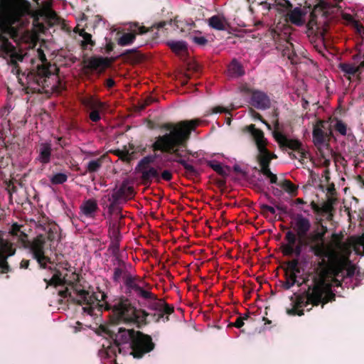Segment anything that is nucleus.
<instances>
[{"label":"nucleus","mask_w":364,"mask_h":364,"mask_svg":"<svg viewBox=\"0 0 364 364\" xmlns=\"http://www.w3.org/2000/svg\"><path fill=\"white\" fill-rule=\"evenodd\" d=\"M326 232L327 228L320 225L311 232L306 240L302 242L294 232L288 231L286 233L287 242L282 247L284 255L299 256L302 246L308 245L311 252L321 259L322 262H328L327 264L321 267L319 272L314 277L313 283L307 292L306 301H299L296 307L287 310L289 315L301 316L304 313L301 308L307 307L309 304H324L335 296L331 288L332 286L340 285L341 282L338 277L346 262L347 246L336 234L333 235L332 241L326 244L324 236Z\"/></svg>","instance_id":"obj_1"},{"label":"nucleus","mask_w":364,"mask_h":364,"mask_svg":"<svg viewBox=\"0 0 364 364\" xmlns=\"http://www.w3.org/2000/svg\"><path fill=\"white\" fill-rule=\"evenodd\" d=\"M28 6L23 0H0V55L10 63L21 62L24 55L7 38L16 43H26L33 47L38 40V33L44 26L33 20L32 27L28 25Z\"/></svg>","instance_id":"obj_2"},{"label":"nucleus","mask_w":364,"mask_h":364,"mask_svg":"<svg viewBox=\"0 0 364 364\" xmlns=\"http://www.w3.org/2000/svg\"><path fill=\"white\" fill-rule=\"evenodd\" d=\"M198 124V120H191L171 126L169 132L159 136L154 143L155 149L171 154L173 156L169 160L180 163L189 173L196 172L194 167L181 157L186 151V141L189 137L191 130Z\"/></svg>","instance_id":"obj_3"},{"label":"nucleus","mask_w":364,"mask_h":364,"mask_svg":"<svg viewBox=\"0 0 364 364\" xmlns=\"http://www.w3.org/2000/svg\"><path fill=\"white\" fill-rule=\"evenodd\" d=\"M154 344L149 336L141 334L139 331L126 330L119 328L115 335L114 344L109 348L107 352L108 357L111 353L116 355V349L119 353H129L134 358H140L144 353L151 351Z\"/></svg>","instance_id":"obj_4"},{"label":"nucleus","mask_w":364,"mask_h":364,"mask_svg":"<svg viewBox=\"0 0 364 364\" xmlns=\"http://www.w3.org/2000/svg\"><path fill=\"white\" fill-rule=\"evenodd\" d=\"M61 238L60 228L52 225L45 229V235L40 233L29 243L28 247L33 257L41 268L52 269V263L47 256V250H55Z\"/></svg>","instance_id":"obj_5"},{"label":"nucleus","mask_w":364,"mask_h":364,"mask_svg":"<svg viewBox=\"0 0 364 364\" xmlns=\"http://www.w3.org/2000/svg\"><path fill=\"white\" fill-rule=\"evenodd\" d=\"M247 129L255 139L258 151V159L262 173L269 178L271 183L276 184L284 191L290 194H294L296 188L291 183L285 179H281L277 181V176L270 171L269 168V163L271 159L274 157V155H272L267 150L266 139L264 137L263 132L261 130L256 129L253 124L248 126Z\"/></svg>","instance_id":"obj_6"},{"label":"nucleus","mask_w":364,"mask_h":364,"mask_svg":"<svg viewBox=\"0 0 364 364\" xmlns=\"http://www.w3.org/2000/svg\"><path fill=\"white\" fill-rule=\"evenodd\" d=\"M273 136L281 146L294 150V157L299 159L301 164H305L306 161L310 158L307 148L298 140L289 139L279 131H274Z\"/></svg>","instance_id":"obj_7"},{"label":"nucleus","mask_w":364,"mask_h":364,"mask_svg":"<svg viewBox=\"0 0 364 364\" xmlns=\"http://www.w3.org/2000/svg\"><path fill=\"white\" fill-rule=\"evenodd\" d=\"M113 313L116 318L125 322L138 321L141 312L132 306L128 299H120L113 306Z\"/></svg>","instance_id":"obj_8"},{"label":"nucleus","mask_w":364,"mask_h":364,"mask_svg":"<svg viewBox=\"0 0 364 364\" xmlns=\"http://www.w3.org/2000/svg\"><path fill=\"white\" fill-rule=\"evenodd\" d=\"M105 295L103 292H92L80 290L77 292V301L81 304H86L87 306L82 307L85 312L92 315L93 310L102 306L100 302L104 300Z\"/></svg>","instance_id":"obj_9"},{"label":"nucleus","mask_w":364,"mask_h":364,"mask_svg":"<svg viewBox=\"0 0 364 364\" xmlns=\"http://www.w3.org/2000/svg\"><path fill=\"white\" fill-rule=\"evenodd\" d=\"M323 124L324 123L322 121H318L314 126L313 139L315 145L318 146L321 155L324 159V161L327 162L329 161L330 157L331 156V150L325 143L324 133L323 131Z\"/></svg>","instance_id":"obj_10"},{"label":"nucleus","mask_w":364,"mask_h":364,"mask_svg":"<svg viewBox=\"0 0 364 364\" xmlns=\"http://www.w3.org/2000/svg\"><path fill=\"white\" fill-rule=\"evenodd\" d=\"M47 285H53L55 287H63L65 289H60L59 294L62 296H67L69 295L71 296L69 292L68 287L71 285V281L68 279V273L65 271L60 272L59 270H55L53 274L50 279H44Z\"/></svg>","instance_id":"obj_11"},{"label":"nucleus","mask_w":364,"mask_h":364,"mask_svg":"<svg viewBox=\"0 0 364 364\" xmlns=\"http://www.w3.org/2000/svg\"><path fill=\"white\" fill-rule=\"evenodd\" d=\"M152 161V157H145L141 159L138 165L139 171L141 173L144 180L149 181L156 179V181H159L160 176L159 174V170L160 168L151 166L150 162Z\"/></svg>","instance_id":"obj_12"},{"label":"nucleus","mask_w":364,"mask_h":364,"mask_svg":"<svg viewBox=\"0 0 364 364\" xmlns=\"http://www.w3.org/2000/svg\"><path fill=\"white\" fill-rule=\"evenodd\" d=\"M292 226L295 235L302 242L311 228L309 220L301 215H298L294 218Z\"/></svg>","instance_id":"obj_13"},{"label":"nucleus","mask_w":364,"mask_h":364,"mask_svg":"<svg viewBox=\"0 0 364 364\" xmlns=\"http://www.w3.org/2000/svg\"><path fill=\"white\" fill-rule=\"evenodd\" d=\"M147 32V30L144 26H139L136 23L130 25L129 31L124 33L118 39L117 43L121 46H127L131 45L136 38V35L144 34Z\"/></svg>","instance_id":"obj_14"},{"label":"nucleus","mask_w":364,"mask_h":364,"mask_svg":"<svg viewBox=\"0 0 364 364\" xmlns=\"http://www.w3.org/2000/svg\"><path fill=\"white\" fill-rule=\"evenodd\" d=\"M15 253V249L13 247L7 240H5L2 237V234L0 232V268L2 272H6L8 269V265L6 262V259Z\"/></svg>","instance_id":"obj_15"},{"label":"nucleus","mask_w":364,"mask_h":364,"mask_svg":"<svg viewBox=\"0 0 364 364\" xmlns=\"http://www.w3.org/2000/svg\"><path fill=\"white\" fill-rule=\"evenodd\" d=\"M80 209L81 217L93 218L98 210L97 200L92 198L85 200L81 204Z\"/></svg>","instance_id":"obj_16"},{"label":"nucleus","mask_w":364,"mask_h":364,"mask_svg":"<svg viewBox=\"0 0 364 364\" xmlns=\"http://www.w3.org/2000/svg\"><path fill=\"white\" fill-rule=\"evenodd\" d=\"M82 102L85 106L92 109V112L90 114V119L93 122L98 121L100 118L99 111L102 109L103 104L93 97H87L85 98Z\"/></svg>","instance_id":"obj_17"},{"label":"nucleus","mask_w":364,"mask_h":364,"mask_svg":"<svg viewBox=\"0 0 364 364\" xmlns=\"http://www.w3.org/2000/svg\"><path fill=\"white\" fill-rule=\"evenodd\" d=\"M306 10L305 9H301L300 7H295L292 9H290L288 11L287 16L289 20L293 24L296 26H302L305 23V17L306 15Z\"/></svg>","instance_id":"obj_18"},{"label":"nucleus","mask_w":364,"mask_h":364,"mask_svg":"<svg viewBox=\"0 0 364 364\" xmlns=\"http://www.w3.org/2000/svg\"><path fill=\"white\" fill-rule=\"evenodd\" d=\"M251 102L252 105L258 109H264L269 107V98L264 93L262 92H254Z\"/></svg>","instance_id":"obj_19"},{"label":"nucleus","mask_w":364,"mask_h":364,"mask_svg":"<svg viewBox=\"0 0 364 364\" xmlns=\"http://www.w3.org/2000/svg\"><path fill=\"white\" fill-rule=\"evenodd\" d=\"M110 60L107 58L92 57L87 60V67L90 69L102 71L109 65Z\"/></svg>","instance_id":"obj_20"},{"label":"nucleus","mask_w":364,"mask_h":364,"mask_svg":"<svg viewBox=\"0 0 364 364\" xmlns=\"http://www.w3.org/2000/svg\"><path fill=\"white\" fill-rule=\"evenodd\" d=\"M208 25L218 31H224L229 26L228 20L223 15H215L210 18Z\"/></svg>","instance_id":"obj_21"},{"label":"nucleus","mask_w":364,"mask_h":364,"mask_svg":"<svg viewBox=\"0 0 364 364\" xmlns=\"http://www.w3.org/2000/svg\"><path fill=\"white\" fill-rule=\"evenodd\" d=\"M51 2L46 1L43 3L42 7L38 11V16L40 17L48 19L51 23H55L57 21L56 14L51 9Z\"/></svg>","instance_id":"obj_22"},{"label":"nucleus","mask_w":364,"mask_h":364,"mask_svg":"<svg viewBox=\"0 0 364 364\" xmlns=\"http://www.w3.org/2000/svg\"><path fill=\"white\" fill-rule=\"evenodd\" d=\"M364 68V60L360 65L355 63H341L339 68L346 75H353L359 71L360 68Z\"/></svg>","instance_id":"obj_23"},{"label":"nucleus","mask_w":364,"mask_h":364,"mask_svg":"<svg viewBox=\"0 0 364 364\" xmlns=\"http://www.w3.org/2000/svg\"><path fill=\"white\" fill-rule=\"evenodd\" d=\"M51 153L50 144L48 143L42 144L40 147L39 156L38 160L43 164L49 162Z\"/></svg>","instance_id":"obj_24"},{"label":"nucleus","mask_w":364,"mask_h":364,"mask_svg":"<svg viewBox=\"0 0 364 364\" xmlns=\"http://www.w3.org/2000/svg\"><path fill=\"white\" fill-rule=\"evenodd\" d=\"M10 233L22 244L26 245L28 242L27 235L21 230V226L17 224H14L10 230Z\"/></svg>","instance_id":"obj_25"},{"label":"nucleus","mask_w":364,"mask_h":364,"mask_svg":"<svg viewBox=\"0 0 364 364\" xmlns=\"http://www.w3.org/2000/svg\"><path fill=\"white\" fill-rule=\"evenodd\" d=\"M167 44L176 54H181L187 49V45L183 41H169Z\"/></svg>","instance_id":"obj_26"},{"label":"nucleus","mask_w":364,"mask_h":364,"mask_svg":"<svg viewBox=\"0 0 364 364\" xmlns=\"http://www.w3.org/2000/svg\"><path fill=\"white\" fill-rule=\"evenodd\" d=\"M228 73L233 77L241 76L245 73L242 65L236 60H233L229 65Z\"/></svg>","instance_id":"obj_27"},{"label":"nucleus","mask_w":364,"mask_h":364,"mask_svg":"<svg viewBox=\"0 0 364 364\" xmlns=\"http://www.w3.org/2000/svg\"><path fill=\"white\" fill-rule=\"evenodd\" d=\"M173 309L167 305H164L157 311L156 316H158L157 321L162 320L163 321L168 320V316L171 314Z\"/></svg>","instance_id":"obj_28"},{"label":"nucleus","mask_w":364,"mask_h":364,"mask_svg":"<svg viewBox=\"0 0 364 364\" xmlns=\"http://www.w3.org/2000/svg\"><path fill=\"white\" fill-rule=\"evenodd\" d=\"M343 18L348 23L352 25V26L356 30L358 33L361 34L364 32V28H363V26H360L358 21L354 20L351 15L344 14Z\"/></svg>","instance_id":"obj_29"},{"label":"nucleus","mask_w":364,"mask_h":364,"mask_svg":"<svg viewBox=\"0 0 364 364\" xmlns=\"http://www.w3.org/2000/svg\"><path fill=\"white\" fill-rule=\"evenodd\" d=\"M67 175L63 173H56L50 178L51 183L53 184L63 183L67 181Z\"/></svg>","instance_id":"obj_30"},{"label":"nucleus","mask_w":364,"mask_h":364,"mask_svg":"<svg viewBox=\"0 0 364 364\" xmlns=\"http://www.w3.org/2000/svg\"><path fill=\"white\" fill-rule=\"evenodd\" d=\"M296 282V275L295 272H287L286 282L284 284L285 289H289Z\"/></svg>","instance_id":"obj_31"},{"label":"nucleus","mask_w":364,"mask_h":364,"mask_svg":"<svg viewBox=\"0 0 364 364\" xmlns=\"http://www.w3.org/2000/svg\"><path fill=\"white\" fill-rule=\"evenodd\" d=\"M209 164L218 173L220 174L225 173V168L221 164L212 161L209 162Z\"/></svg>","instance_id":"obj_32"},{"label":"nucleus","mask_w":364,"mask_h":364,"mask_svg":"<svg viewBox=\"0 0 364 364\" xmlns=\"http://www.w3.org/2000/svg\"><path fill=\"white\" fill-rule=\"evenodd\" d=\"M101 166L100 160L90 161L87 164V169L90 172L97 171Z\"/></svg>","instance_id":"obj_33"},{"label":"nucleus","mask_w":364,"mask_h":364,"mask_svg":"<svg viewBox=\"0 0 364 364\" xmlns=\"http://www.w3.org/2000/svg\"><path fill=\"white\" fill-rule=\"evenodd\" d=\"M134 289H135L136 293L143 298L147 299V298H150L151 296V294L150 291L143 289L140 287L136 286V287H134Z\"/></svg>","instance_id":"obj_34"},{"label":"nucleus","mask_w":364,"mask_h":364,"mask_svg":"<svg viewBox=\"0 0 364 364\" xmlns=\"http://www.w3.org/2000/svg\"><path fill=\"white\" fill-rule=\"evenodd\" d=\"M336 129L342 135L346 134V127L341 122H338L336 124Z\"/></svg>","instance_id":"obj_35"},{"label":"nucleus","mask_w":364,"mask_h":364,"mask_svg":"<svg viewBox=\"0 0 364 364\" xmlns=\"http://www.w3.org/2000/svg\"><path fill=\"white\" fill-rule=\"evenodd\" d=\"M247 318L248 316L247 314L244 315L243 316H239L233 325L237 328H240L244 325V321L247 320Z\"/></svg>","instance_id":"obj_36"},{"label":"nucleus","mask_w":364,"mask_h":364,"mask_svg":"<svg viewBox=\"0 0 364 364\" xmlns=\"http://www.w3.org/2000/svg\"><path fill=\"white\" fill-rule=\"evenodd\" d=\"M193 41L198 45H205L207 43V39L203 36H194Z\"/></svg>","instance_id":"obj_37"},{"label":"nucleus","mask_w":364,"mask_h":364,"mask_svg":"<svg viewBox=\"0 0 364 364\" xmlns=\"http://www.w3.org/2000/svg\"><path fill=\"white\" fill-rule=\"evenodd\" d=\"M297 264H298V262L297 260H293L292 262H289V267L290 269L289 272H299V269H298V267H297Z\"/></svg>","instance_id":"obj_38"},{"label":"nucleus","mask_w":364,"mask_h":364,"mask_svg":"<svg viewBox=\"0 0 364 364\" xmlns=\"http://www.w3.org/2000/svg\"><path fill=\"white\" fill-rule=\"evenodd\" d=\"M172 178V174L169 171L165 170L161 173L160 176V178H162L165 181H170Z\"/></svg>","instance_id":"obj_39"},{"label":"nucleus","mask_w":364,"mask_h":364,"mask_svg":"<svg viewBox=\"0 0 364 364\" xmlns=\"http://www.w3.org/2000/svg\"><path fill=\"white\" fill-rule=\"evenodd\" d=\"M122 274V269L121 268H116L114 272V279L118 281Z\"/></svg>","instance_id":"obj_40"},{"label":"nucleus","mask_w":364,"mask_h":364,"mask_svg":"<svg viewBox=\"0 0 364 364\" xmlns=\"http://www.w3.org/2000/svg\"><path fill=\"white\" fill-rule=\"evenodd\" d=\"M315 25H316V22L314 21V14H312L311 15V18L310 19V21L308 23L309 29L312 31V32H313L314 31V26Z\"/></svg>","instance_id":"obj_41"},{"label":"nucleus","mask_w":364,"mask_h":364,"mask_svg":"<svg viewBox=\"0 0 364 364\" xmlns=\"http://www.w3.org/2000/svg\"><path fill=\"white\" fill-rule=\"evenodd\" d=\"M37 54L39 60L43 63L46 60V55L41 49L37 50Z\"/></svg>","instance_id":"obj_42"},{"label":"nucleus","mask_w":364,"mask_h":364,"mask_svg":"<svg viewBox=\"0 0 364 364\" xmlns=\"http://www.w3.org/2000/svg\"><path fill=\"white\" fill-rule=\"evenodd\" d=\"M50 81H53L55 82H57V77L55 75H50L48 76L46 79V83L50 82Z\"/></svg>","instance_id":"obj_43"},{"label":"nucleus","mask_w":364,"mask_h":364,"mask_svg":"<svg viewBox=\"0 0 364 364\" xmlns=\"http://www.w3.org/2000/svg\"><path fill=\"white\" fill-rule=\"evenodd\" d=\"M83 38L85 40V42L87 43H89L91 41V35L88 33H85L83 35Z\"/></svg>","instance_id":"obj_44"},{"label":"nucleus","mask_w":364,"mask_h":364,"mask_svg":"<svg viewBox=\"0 0 364 364\" xmlns=\"http://www.w3.org/2000/svg\"><path fill=\"white\" fill-rule=\"evenodd\" d=\"M225 110V109L220 107H216L213 109L214 113H218V112H223Z\"/></svg>","instance_id":"obj_45"},{"label":"nucleus","mask_w":364,"mask_h":364,"mask_svg":"<svg viewBox=\"0 0 364 364\" xmlns=\"http://www.w3.org/2000/svg\"><path fill=\"white\" fill-rule=\"evenodd\" d=\"M273 193L275 196H280L282 193V191L277 188H273Z\"/></svg>","instance_id":"obj_46"},{"label":"nucleus","mask_w":364,"mask_h":364,"mask_svg":"<svg viewBox=\"0 0 364 364\" xmlns=\"http://www.w3.org/2000/svg\"><path fill=\"white\" fill-rule=\"evenodd\" d=\"M114 82L113 80L108 79L107 80V87H112L114 85Z\"/></svg>","instance_id":"obj_47"},{"label":"nucleus","mask_w":364,"mask_h":364,"mask_svg":"<svg viewBox=\"0 0 364 364\" xmlns=\"http://www.w3.org/2000/svg\"><path fill=\"white\" fill-rule=\"evenodd\" d=\"M264 208L272 213H274V208L272 206L265 205Z\"/></svg>","instance_id":"obj_48"},{"label":"nucleus","mask_w":364,"mask_h":364,"mask_svg":"<svg viewBox=\"0 0 364 364\" xmlns=\"http://www.w3.org/2000/svg\"><path fill=\"white\" fill-rule=\"evenodd\" d=\"M21 265V267L27 268L28 266V261H22Z\"/></svg>","instance_id":"obj_49"},{"label":"nucleus","mask_w":364,"mask_h":364,"mask_svg":"<svg viewBox=\"0 0 364 364\" xmlns=\"http://www.w3.org/2000/svg\"><path fill=\"white\" fill-rule=\"evenodd\" d=\"M117 231H118V228L117 227H114L113 230H112V233L113 234H117Z\"/></svg>","instance_id":"obj_50"},{"label":"nucleus","mask_w":364,"mask_h":364,"mask_svg":"<svg viewBox=\"0 0 364 364\" xmlns=\"http://www.w3.org/2000/svg\"><path fill=\"white\" fill-rule=\"evenodd\" d=\"M51 89H52V90H58V87H57V86H56V85H53L51 86Z\"/></svg>","instance_id":"obj_51"},{"label":"nucleus","mask_w":364,"mask_h":364,"mask_svg":"<svg viewBox=\"0 0 364 364\" xmlns=\"http://www.w3.org/2000/svg\"><path fill=\"white\" fill-rule=\"evenodd\" d=\"M33 1H36L37 4H39V3H38L39 0H33Z\"/></svg>","instance_id":"obj_52"},{"label":"nucleus","mask_w":364,"mask_h":364,"mask_svg":"<svg viewBox=\"0 0 364 364\" xmlns=\"http://www.w3.org/2000/svg\"><path fill=\"white\" fill-rule=\"evenodd\" d=\"M357 58H358V55H355L354 60H355Z\"/></svg>","instance_id":"obj_53"},{"label":"nucleus","mask_w":364,"mask_h":364,"mask_svg":"<svg viewBox=\"0 0 364 364\" xmlns=\"http://www.w3.org/2000/svg\"><path fill=\"white\" fill-rule=\"evenodd\" d=\"M265 124L267 125V127H269V125L267 123H265Z\"/></svg>","instance_id":"obj_54"},{"label":"nucleus","mask_w":364,"mask_h":364,"mask_svg":"<svg viewBox=\"0 0 364 364\" xmlns=\"http://www.w3.org/2000/svg\"><path fill=\"white\" fill-rule=\"evenodd\" d=\"M116 364V363H115Z\"/></svg>","instance_id":"obj_55"}]
</instances>
